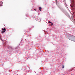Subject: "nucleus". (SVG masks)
<instances>
[{"mask_svg":"<svg viewBox=\"0 0 75 75\" xmlns=\"http://www.w3.org/2000/svg\"><path fill=\"white\" fill-rule=\"evenodd\" d=\"M66 37L69 39V40H72V38H74L75 37V36L72 35H70V34H69V33L67 34L66 35Z\"/></svg>","mask_w":75,"mask_h":75,"instance_id":"f03ea898","label":"nucleus"},{"mask_svg":"<svg viewBox=\"0 0 75 75\" xmlns=\"http://www.w3.org/2000/svg\"><path fill=\"white\" fill-rule=\"evenodd\" d=\"M51 24H52V25H53V24L52 23Z\"/></svg>","mask_w":75,"mask_h":75,"instance_id":"f8f14e48","label":"nucleus"},{"mask_svg":"<svg viewBox=\"0 0 75 75\" xmlns=\"http://www.w3.org/2000/svg\"><path fill=\"white\" fill-rule=\"evenodd\" d=\"M8 48L9 49H12V47L8 45Z\"/></svg>","mask_w":75,"mask_h":75,"instance_id":"7ed1b4c3","label":"nucleus"},{"mask_svg":"<svg viewBox=\"0 0 75 75\" xmlns=\"http://www.w3.org/2000/svg\"><path fill=\"white\" fill-rule=\"evenodd\" d=\"M0 38L1 39V40H2V41H3V40H2V39H1V38Z\"/></svg>","mask_w":75,"mask_h":75,"instance_id":"9b49d317","label":"nucleus"},{"mask_svg":"<svg viewBox=\"0 0 75 75\" xmlns=\"http://www.w3.org/2000/svg\"><path fill=\"white\" fill-rule=\"evenodd\" d=\"M5 33V31H2V33Z\"/></svg>","mask_w":75,"mask_h":75,"instance_id":"6e6552de","label":"nucleus"},{"mask_svg":"<svg viewBox=\"0 0 75 75\" xmlns=\"http://www.w3.org/2000/svg\"><path fill=\"white\" fill-rule=\"evenodd\" d=\"M74 41V42H75V41Z\"/></svg>","mask_w":75,"mask_h":75,"instance_id":"a211bd4d","label":"nucleus"},{"mask_svg":"<svg viewBox=\"0 0 75 75\" xmlns=\"http://www.w3.org/2000/svg\"><path fill=\"white\" fill-rule=\"evenodd\" d=\"M2 30L3 31H6V29H5V28H2Z\"/></svg>","mask_w":75,"mask_h":75,"instance_id":"39448f33","label":"nucleus"},{"mask_svg":"<svg viewBox=\"0 0 75 75\" xmlns=\"http://www.w3.org/2000/svg\"><path fill=\"white\" fill-rule=\"evenodd\" d=\"M52 25V24H50L51 26V25Z\"/></svg>","mask_w":75,"mask_h":75,"instance_id":"2eb2a0df","label":"nucleus"},{"mask_svg":"<svg viewBox=\"0 0 75 75\" xmlns=\"http://www.w3.org/2000/svg\"><path fill=\"white\" fill-rule=\"evenodd\" d=\"M49 23H51H51H52V22H50V21H49Z\"/></svg>","mask_w":75,"mask_h":75,"instance_id":"1a4fd4ad","label":"nucleus"},{"mask_svg":"<svg viewBox=\"0 0 75 75\" xmlns=\"http://www.w3.org/2000/svg\"><path fill=\"white\" fill-rule=\"evenodd\" d=\"M3 42L4 43L3 44V45H4V44L5 45H6V43H5L4 42Z\"/></svg>","mask_w":75,"mask_h":75,"instance_id":"0eeeda50","label":"nucleus"},{"mask_svg":"<svg viewBox=\"0 0 75 75\" xmlns=\"http://www.w3.org/2000/svg\"><path fill=\"white\" fill-rule=\"evenodd\" d=\"M62 68H64V66H63V67H62Z\"/></svg>","mask_w":75,"mask_h":75,"instance_id":"9d476101","label":"nucleus"},{"mask_svg":"<svg viewBox=\"0 0 75 75\" xmlns=\"http://www.w3.org/2000/svg\"><path fill=\"white\" fill-rule=\"evenodd\" d=\"M56 1H57V0H56Z\"/></svg>","mask_w":75,"mask_h":75,"instance_id":"f3484780","label":"nucleus"},{"mask_svg":"<svg viewBox=\"0 0 75 75\" xmlns=\"http://www.w3.org/2000/svg\"><path fill=\"white\" fill-rule=\"evenodd\" d=\"M41 9H42L41 8V7H39V10L40 11H41Z\"/></svg>","mask_w":75,"mask_h":75,"instance_id":"423d86ee","label":"nucleus"},{"mask_svg":"<svg viewBox=\"0 0 75 75\" xmlns=\"http://www.w3.org/2000/svg\"><path fill=\"white\" fill-rule=\"evenodd\" d=\"M18 51H20V50L19 49H18Z\"/></svg>","mask_w":75,"mask_h":75,"instance_id":"ddd939ff","label":"nucleus"},{"mask_svg":"<svg viewBox=\"0 0 75 75\" xmlns=\"http://www.w3.org/2000/svg\"><path fill=\"white\" fill-rule=\"evenodd\" d=\"M71 8L73 13L75 12V0H72L71 4L70 5Z\"/></svg>","mask_w":75,"mask_h":75,"instance_id":"f257e3e1","label":"nucleus"},{"mask_svg":"<svg viewBox=\"0 0 75 75\" xmlns=\"http://www.w3.org/2000/svg\"><path fill=\"white\" fill-rule=\"evenodd\" d=\"M34 10H35V11L36 10L35 9H34Z\"/></svg>","mask_w":75,"mask_h":75,"instance_id":"dca6fc26","label":"nucleus"},{"mask_svg":"<svg viewBox=\"0 0 75 75\" xmlns=\"http://www.w3.org/2000/svg\"><path fill=\"white\" fill-rule=\"evenodd\" d=\"M3 5H2V3L1 2V1H0V7H1V6H2Z\"/></svg>","mask_w":75,"mask_h":75,"instance_id":"20e7f679","label":"nucleus"},{"mask_svg":"<svg viewBox=\"0 0 75 75\" xmlns=\"http://www.w3.org/2000/svg\"><path fill=\"white\" fill-rule=\"evenodd\" d=\"M18 47H17V48H16V50H17H17H17V48H18Z\"/></svg>","mask_w":75,"mask_h":75,"instance_id":"4468645a","label":"nucleus"}]
</instances>
